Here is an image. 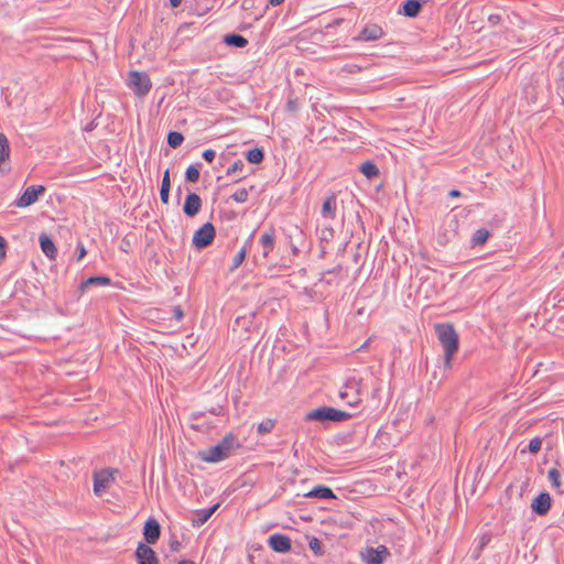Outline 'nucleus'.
<instances>
[{"instance_id": "nucleus-1", "label": "nucleus", "mask_w": 564, "mask_h": 564, "mask_svg": "<svg viewBox=\"0 0 564 564\" xmlns=\"http://www.w3.org/2000/svg\"><path fill=\"white\" fill-rule=\"evenodd\" d=\"M239 447L238 437L232 433H228L215 446L199 451L197 457L205 463H218L228 458Z\"/></svg>"}, {"instance_id": "nucleus-2", "label": "nucleus", "mask_w": 564, "mask_h": 564, "mask_svg": "<svg viewBox=\"0 0 564 564\" xmlns=\"http://www.w3.org/2000/svg\"><path fill=\"white\" fill-rule=\"evenodd\" d=\"M435 332L441 345L444 348V366L445 368L452 367V359L459 348V337L454 326L448 323L437 324Z\"/></svg>"}, {"instance_id": "nucleus-3", "label": "nucleus", "mask_w": 564, "mask_h": 564, "mask_svg": "<svg viewBox=\"0 0 564 564\" xmlns=\"http://www.w3.org/2000/svg\"><path fill=\"white\" fill-rule=\"evenodd\" d=\"M355 413L335 409L333 406H318L306 413L305 422H319L324 425L328 423H339L350 420Z\"/></svg>"}, {"instance_id": "nucleus-4", "label": "nucleus", "mask_w": 564, "mask_h": 564, "mask_svg": "<svg viewBox=\"0 0 564 564\" xmlns=\"http://www.w3.org/2000/svg\"><path fill=\"white\" fill-rule=\"evenodd\" d=\"M360 380L349 379L339 391V398L349 406L356 408L361 403Z\"/></svg>"}, {"instance_id": "nucleus-5", "label": "nucleus", "mask_w": 564, "mask_h": 564, "mask_svg": "<svg viewBox=\"0 0 564 564\" xmlns=\"http://www.w3.org/2000/svg\"><path fill=\"white\" fill-rule=\"evenodd\" d=\"M216 237V229L212 223H206L193 235L192 243L197 250L209 247Z\"/></svg>"}, {"instance_id": "nucleus-6", "label": "nucleus", "mask_w": 564, "mask_h": 564, "mask_svg": "<svg viewBox=\"0 0 564 564\" xmlns=\"http://www.w3.org/2000/svg\"><path fill=\"white\" fill-rule=\"evenodd\" d=\"M129 86L137 96L143 97L150 91L152 83L145 72L132 70L129 73Z\"/></svg>"}, {"instance_id": "nucleus-7", "label": "nucleus", "mask_w": 564, "mask_h": 564, "mask_svg": "<svg viewBox=\"0 0 564 564\" xmlns=\"http://www.w3.org/2000/svg\"><path fill=\"white\" fill-rule=\"evenodd\" d=\"M390 556L391 553L386 545L367 546L360 552V557L365 564H383Z\"/></svg>"}, {"instance_id": "nucleus-8", "label": "nucleus", "mask_w": 564, "mask_h": 564, "mask_svg": "<svg viewBox=\"0 0 564 564\" xmlns=\"http://www.w3.org/2000/svg\"><path fill=\"white\" fill-rule=\"evenodd\" d=\"M113 473H117V470L102 469L94 473V492L96 496L101 497L107 491L115 480Z\"/></svg>"}, {"instance_id": "nucleus-9", "label": "nucleus", "mask_w": 564, "mask_h": 564, "mask_svg": "<svg viewBox=\"0 0 564 564\" xmlns=\"http://www.w3.org/2000/svg\"><path fill=\"white\" fill-rule=\"evenodd\" d=\"M45 192L43 185H31L24 189L22 195L15 199L14 205L17 207H28L34 204L39 196Z\"/></svg>"}, {"instance_id": "nucleus-10", "label": "nucleus", "mask_w": 564, "mask_h": 564, "mask_svg": "<svg viewBox=\"0 0 564 564\" xmlns=\"http://www.w3.org/2000/svg\"><path fill=\"white\" fill-rule=\"evenodd\" d=\"M134 556L138 564H160L153 549L142 542L138 544Z\"/></svg>"}, {"instance_id": "nucleus-11", "label": "nucleus", "mask_w": 564, "mask_h": 564, "mask_svg": "<svg viewBox=\"0 0 564 564\" xmlns=\"http://www.w3.org/2000/svg\"><path fill=\"white\" fill-rule=\"evenodd\" d=\"M143 538L148 544H155L161 536V525L154 518H149L143 525Z\"/></svg>"}, {"instance_id": "nucleus-12", "label": "nucleus", "mask_w": 564, "mask_h": 564, "mask_svg": "<svg viewBox=\"0 0 564 564\" xmlns=\"http://www.w3.org/2000/svg\"><path fill=\"white\" fill-rule=\"evenodd\" d=\"M268 545L278 553H288L292 549L291 539L282 533H274L269 536Z\"/></svg>"}, {"instance_id": "nucleus-13", "label": "nucleus", "mask_w": 564, "mask_h": 564, "mask_svg": "<svg viewBox=\"0 0 564 564\" xmlns=\"http://www.w3.org/2000/svg\"><path fill=\"white\" fill-rule=\"evenodd\" d=\"M384 35L383 29L378 24H367L358 35L354 36V41L370 42L377 41Z\"/></svg>"}, {"instance_id": "nucleus-14", "label": "nucleus", "mask_w": 564, "mask_h": 564, "mask_svg": "<svg viewBox=\"0 0 564 564\" xmlns=\"http://www.w3.org/2000/svg\"><path fill=\"white\" fill-rule=\"evenodd\" d=\"M551 507L552 500L549 492L539 494L531 502V509L538 516H545Z\"/></svg>"}, {"instance_id": "nucleus-15", "label": "nucleus", "mask_w": 564, "mask_h": 564, "mask_svg": "<svg viewBox=\"0 0 564 564\" xmlns=\"http://www.w3.org/2000/svg\"><path fill=\"white\" fill-rule=\"evenodd\" d=\"M202 208V199L200 197L193 192H189L186 197L183 205V213L187 217H194L196 216Z\"/></svg>"}, {"instance_id": "nucleus-16", "label": "nucleus", "mask_w": 564, "mask_h": 564, "mask_svg": "<svg viewBox=\"0 0 564 564\" xmlns=\"http://www.w3.org/2000/svg\"><path fill=\"white\" fill-rule=\"evenodd\" d=\"M422 0H405L399 8V13L408 18H416L423 9Z\"/></svg>"}, {"instance_id": "nucleus-17", "label": "nucleus", "mask_w": 564, "mask_h": 564, "mask_svg": "<svg viewBox=\"0 0 564 564\" xmlns=\"http://www.w3.org/2000/svg\"><path fill=\"white\" fill-rule=\"evenodd\" d=\"M259 242L262 247V257L265 259L268 258L269 253L274 249L275 246V232L274 229L271 227L269 230L264 231Z\"/></svg>"}, {"instance_id": "nucleus-18", "label": "nucleus", "mask_w": 564, "mask_h": 564, "mask_svg": "<svg viewBox=\"0 0 564 564\" xmlns=\"http://www.w3.org/2000/svg\"><path fill=\"white\" fill-rule=\"evenodd\" d=\"M111 284V279L107 275H93L83 281L79 286L78 291L80 294H83L88 288L90 286H107Z\"/></svg>"}, {"instance_id": "nucleus-19", "label": "nucleus", "mask_w": 564, "mask_h": 564, "mask_svg": "<svg viewBox=\"0 0 564 564\" xmlns=\"http://www.w3.org/2000/svg\"><path fill=\"white\" fill-rule=\"evenodd\" d=\"M10 156V144L7 135L0 132V173L6 174L10 172V167H7L4 163Z\"/></svg>"}, {"instance_id": "nucleus-20", "label": "nucleus", "mask_w": 564, "mask_h": 564, "mask_svg": "<svg viewBox=\"0 0 564 564\" xmlns=\"http://www.w3.org/2000/svg\"><path fill=\"white\" fill-rule=\"evenodd\" d=\"M304 497L321 500L336 499V495L334 494V491L325 485L315 486L311 491L305 494Z\"/></svg>"}, {"instance_id": "nucleus-21", "label": "nucleus", "mask_w": 564, "mask_h": 564, "mask_svg": "<svg viewBox=\"0 0 564 564\" xmlns=\"http://www.w3.org/2000/svg\"><path fill=\"white\" fill-rule=\"evenodd\" d=\"M39 241H40V247H41V250L43 251V253L50 260H55V258L57 256V249L55 247L54 241L46 234H42L39 237Z\"/></svg>"}, {"instance_id": "nucleus-22", "label": "nucleus", "mask_w": 564, "mask_h": 564, "mask_svg": "<svg viewBox=\"0 0 564 564\" xmlns=\"http://www.w3.org/2000/svg\"><path fill=\"white\" fill-rule=\"evenodd\" d=\"M219 508V503H216L212 506L210 508L198 510L195 513V517L192 520L193 527H202L205 524L210 517L216 512V510Z\"/></svg>"}, {"instance_id": "nucleus-23", "label": "nucleus", "mask_w": 564, "mask_h": 564, "mask_svg": "<svg viewBox=\"0 0 564 564\" xmlns=\"http://www.w3.org/2000/svg\"><path fill=\"white\" fill-rule=\"evenodd\" d=\"M538 88H539L538 83L535 80H533V78H529L528 82L523 85L522 94H523L524 99L529 104H534L538 101V95H539Z\"/></svg>"}, {"instance_id": "nucleus-24", "label": "nucleus", "mask_w": 564, "mask_h": 564, "mask_svg": "<svg viewBox=\"0 0 564 564\" xmlns=\"http://www.w3.org/2000/svg\"><path fill=\"white\" fill-rule=\"evenodd\" d=\"M254 234L256 231H253L249 238L246 240L243 247L239 250V252L232 259V264L230 267V270L234 271L236 269H238L245 261L246 259V256H247V252L249 250V248L251 247V243H252V240H253V237H254Z\"/></svg>"}, {"instance_id": "nucleus-25", "label": "nucleus", "mask_w": 564, "mask_h": 564, "mask_svg": "<svg viewBox=\"0 0 564 564\" xmlns=\"http://www.w3.org/2000/svg\"><path fill=\"white\" fill-rule=\"evenodd\" d=\"M322 216L324 218H330L334 219L336 216V196L335 194H330L324 199L323 206H322Z\"/></svg>"}, {"instance_id": "nucleus-26", "label": "nucleus", "mask_w": 564, "mask_h": 564, "mask_svg": "<svg viewBox=\"0 0 564 564\" xmlns=\"http://www.w3.org/2000/svg\"><path fill=\"white\" fill-rule=\"evenodd\" d=\"M224 43L227 46L243 48L248 45V40L238 33H228L224 36Z\"/></svg>"}, {"instance_id": "nucleus-27", "label": "nucleus", "mask_w": 564, "mask_h": 564, "mask_svg": "<svg viewBox=\"0 0 564 564\" xmlns=\"http://www.w3.org/2000/svg\"><path fill=\"white\" fill-rule=\"evenodd\" d=\"M549 481L557 492H564V481L562 480V474L557 468H551L547 474Z\"/></svg>"}, {"instance_id": "nucleus-28", "label": "nucleus", "mask_w": 564, "mask_h": 564, "mask_svg": "<svg viewBox=\"0 0 564 564\" xmlns=\"http://www.w3.org/2000/svg\"><path fill=\"white\" fill-rule=\"evenodd\" d=\"M170 188H171L170 171L166 170L163 174V178L161 182V188H160V198L163 204L169 203Z\"/></svg>"}, {"instance_id": "nucleus-29", "label": "nucleus", "mask_w": 564, "mask_h": 564, "mask_svg": "<svg viewBox=\"0 0 564 564\" xmlns=\"http://www.w3.org/2000/svg\"><path fill=\"white\" fill-rule=\"evenodd\" d=\"M359 171L368 178L372 180L379 176L380 171L372 161H366L359 166Z\"/></svg>"}, {"instance_id": "nucleus-30", "label": "nucleus", "mask_w": 564, "mask_h": 564, "mask_svg": "<svg viewBox=\"0 0 564 564\" xmlns=\"http://www.w3.org/2000/svg\"><path fill=\"white\" fill-rule=\"evenodd\" d=\"M202 166L203 164L200 162L189 165L185 171V181L196 183L199 180Z\"/></svg>"}, {"instance_id": "nucleus-31", "label": "nucleus", "mask_w": 564, "mask_h": 564, "mask_svg": "<svg viewBox=\"0 0 564 564\" xmlns=\"http://www.w3.org/2000/svg\"><path fill=\"white\" fill-rule=\"evenodd\" d=\"M256 317V313H251L245 316H237L235 319V326L242 328L246 332H250L253 326V319Z\"/></svg>"}, {"instance_id": "nucleus-32", "label": "nucleus", "mask_w": 564, "mask_h": 564, "mask_svg": "<svg viewBox=\"0 0 564 564\" xmlns=\"http://www.w3.org/2000/svg\"><path fill=\"white\" fill-rule=\"evenodd\" d=\"M246 159L251 164H260L264 160V151L262 148H253L246 153Z\"/></svg>"}, {"instance_id": "nucleus-33", "label": "nucleus", "mask_w": 564, "mask_h": 564, "mask_svg": "<svg viewBox=\"0 0 564 564\" xmlns=\"http://www.w3.org/2000/svg\"><path fill=\"white\" fill-rule=\"evenodd\" d=\"M490 232L486 228L477 229L471 238L473 246H482L489 238Z\"/></svg>"}, {"instance_id": "nucleus-34", "label": "nucleus", "mask_w": 564, "mask_h": 564, "mask_svg": "<svg viewBox=\"0 0 564 564\" xmlns=\"http://www.w3.org/2000/svg\"><path fill=\"white\" fill-rule=\"evenodd\" d=\"M184 141V135L177 131H170L167 134V144L172 149H177Z\"/></svg>"}, {"instance_id": "nucleus-35", "label": "nucleus", "mask_w": 564, "mask_h": 564, "mask_svg": "<svg viewBox=\"0 0 564 564\" xmlns=\"http://www.w3.org/2000/svg\"><path fill=\"white\" fill-rule=\"evenodd\" d=\"M275 426V421L272 419H265L258 424L257 432L261 435L270 433Z\"/></svg>"}, {"instance_id": "nucleus-36", "label": "nucleus", "mask_w": 564, "mask_h": 564, "mask_svg": "<svg viewBox=\"0 0 564 564\" xmlns=\"http://www.w3.org/2000/svg\"><path fill=\"white\" fill-rule=\"evenodd\" d=\"M308 547L315 555H322L324 553L323 542L318 538L313 536L308 541Z\"/></svg>"}, {"instance_id": "nucleus-37", "label": "nucleus", "mask_w": 564, "mask_h": 564, "mask_svg": "<svg viewBox=\"0 0 564 564\" xmlns=\"http://www.w3.org/2000/svg\"><path fill=\"white\" fill-rule=\"evenodd\" d=\"M248 189L246 188H239L238 191H236L232 195H231V198L237 202V203H245L247 202L248 199Z\"/></svg>"}, {"instance_id": "nucleus-38", "label": "nucleus", "mask_w": 564, "mask_h": 564, "mask_svg": "<svg viewBox=\"0 0 564 564\" xmlns=\"http://www.w3.org/2000/svg\"><path fill=\"white\" fill-rule=\"evenodd\" d=\"M542 446V438L541 437H534L529 442L528 451L531 454H538Z\"/></svg>"}, {"instance_id": "nucleus-39", "label": "nucleus", "mask_w": 564, "mask_h": 564, "mask_svg": "<svg viewBox=\"0 0 564 564\" xmlns=\"http://www.w3.org/2000/svg\"><path fill=\"white\" fill-rule=\"evenodd\" d=\"M245 169V163L241 160H237L231 166H229L226 171L227 176H231L238 172H242Z\"/></svg>"}, {"instance_id": "nucleus-40", "label": "nucleus", "mask_w": 564, "mask_h": 564, "mask_svg": "<svg viewBox=\"0 0 564 564\" xmlns=\"http://www.w3.org/2000/svg\"><path fill=\"white\" fill-rule=\"evenodd\" d=\"M87 254L86 248L82 241L76 246V260L80 261Z\"/></svg>"}, {"instance_id": "nucleus-41", "label": "nucleus", "mask_w": 564, "mask_h": 564, "mask_svg": "<svg viewBox=\"0 0 564 564\" xmlns=\"http://www.w3.org/2000/svg\"><path fill=\"white\" fill-rule=\"evenodd\" d=\"M334 229L332 227H325L324 229H322V236H321V239L322 240H325V241H328L330 240L333 237H334Z\"/></svg>"}, {"instance_id": "nucleus-42", "label": "nucleus", "mask_w": 564, "mask_h": 564, "mask_svg": "<svg viewBox=\"0 0 564 564\" xmlns=\"http://www.w3.org/2000/svg\"><path fill=\"white\" fill-rule=\"evenodd\" d=\"M202 158L206 161V162H213L214 159L216 158V152L213 150V149H207L205 151H203L202 153Z\"/></svg>"}, {"instance_id": "nucleus-43", "label": "nucleus", "mask_w": 564, "mask_h": 564, "mask_svg": "<svg viewBox=\"0 0 564 564\" xmlns=\"http://www.w3.org/2000/svg\"><path fill=\"white\" fill-rule=\"evenodd\" d=\"M6 249H7V242L6 239L0 235V263L6 258Z\"/></svg>"}, {"instance_id": "nucleus-44", "label": "nucleus", "mask_w": 564, "mask_h": 564, "mask_svg": "<svg viewBox=\"0 0 564 564\" xmlns=\"http://www.w3.org/2000/svg\"><path fill=\"white\" fill-rule=\"evenodd\" d=\"M184 317V313L181 306L173 307V318L180 322Z\"/></svg>"}, {"instance_id": "nucleus-45", "label": "nucleus", "mask_w": 564, "mask_h": 564, "mask_svg": "<svg viewBox=\"0 0 564 564\" xmlns=\"http://www.w3.org/2000/svg\"><path fill=\"white\" fill-rule=\"evenodd\" d=\"M502 18L500 14L498 13H492L488 17V22L491 24V25H497L501 22Z\"/></svg>"}, {"instance_id": "nucleus-46", "label": "nucleus", "mask_w": 564, "mask_h": 564, "mask_svg": "<svg viewBox=\"0 0 564 564\" xmlns=\"http://www.w3.org/2000/svg\"><path fill=\"white\" fill-rule=\"evenodd\" d=\"M343 270V267L340 264L334 267L333 269H329L327 270L325 273L326 274H332V275H338Z\"/></svg>"}, {"instance_id": "nucleus-47", "label": "nucleus", "mask_w": 564, "mask_h": 564, "mask_svg": "<svg viewBox=\"0 0 564 564\" xmlns=\"http://www.w3.org/2000/svg\"><path fill=\"white\" fill-rule=\"evenodd\" d=\"M181 547V543L177 540H173L170 542V549L172 552H178Z\"/></svg>"}, {"instance_id": "nucleus-48", "label": "nucleus", "mask_w": 564, "mask_h": 564, "mask_svg": "<svg viewBox=\"0 0 564 564\" xmlns=\"http://www.w3.org/2000/svg\"><path fill=\"white\" fill-rule=\"evenodd\" d=\"M448 196H449V197H453V198H458V197H460V196H462V192H460V191H458V189H451V191L448 192Z\"/></svg>"}, {"instance_id": "nucleus-49", "label": "nucleus", "mask_w": 564, "mask_h": 564, "mask_svg": "<svg viewBox=\"0 0 564 564\" xmlns=\"http://www.w3.org/2000/svg\"><path fill=\"white\" fill-rule=\"evenodd\" d=\"M170 1V6L175 9V8H178L182 3V0H169Z\"/></svg>"}, {"instance_id": "nucleus-50", "label": "nucleus", "mask_w": 564, "mask_h": 564, "mask_svg": "<svg viewBox=\"0 0 564 564\" xmlns=\"http://www.w3.org/2000/svg\"><path fill=\"white\" fill-rule=\"evenodd\" d=\"M284 1L285 0H269V4L272 7H276V6L282 4Z\"/></svg>"}, {"instance_id": "nucleus-51", "label": "nucleus", "mask_w": 564, "mask_h": 564, "mask_svg": "<svg viewBox=\"0 0 564 564\" xmlns=\"http://www.w3.org/2000/svg\"><path fill=\"white\" fill-rule=\"evenodd\" d=\"M288 108H289L290 110H293V111H294V110H296V104H295V101L290 100V101L288 102Z\"/></svg>"}, {"instance_id": "nucleus-52", "label": "nucleus", "mask_w": 564, "mask_h": 564, "mask_svg": "<svg viewBox=\"0 0 564 564\" xmlns=\"http://www.w3.org/2000/svg\"><path fill=\"white\" fill-rule=\"evenodd\" d=\"M123 243H124V247L121 246V250L124 251V252H128V248L130 247V243L127 240H123Z\"/></svg>"}, {"instance_id": "nucleus-53", "label": "nucleus", "mask_w": 564, "mask_h": 564, "mask_svg": "<svg viewBox=\"0 0 564 564\" xmlns=\"http://www.w3.org/2000/svg\"><path fill=\"white\" fill-rule=\"evenodd\" d=\"M178 564H196L194 561L191 560H182L178 562Z\"/></svg>"}, {"instance_id": "nucleus-54", "label": "nucleus", "mask_w": 564, "mask_h": 564, "mask_svg": "<svg viewBox=\"0 0 564 564\" xmlns=\"http://www.w3.org/2000/svg\"><path fill=\"white\" fill-rule=\"evenodd\" d=\"M368 341H369V340L365 341V343L361 345V347L359 348V350H361V349L366 348V347L368 346Z\"/></svg>"}, {"instance_id": "nucleus-55", "label": "nucleus", "mask_w": 564, "mask_h": 564, "mask_svg": "<svg viewBox=\"0 0 564 564\" xmlns=\"http://www.w3.org/2000/svg\"><path fill=\"white\" fill-rule=\"evenodd\" d=\"M245 177H246V175L238 177V178L235 181V183H237V182L241 181V180H242V178H245Z\"/></svg>"}, {"instance_id": "nucleus-56", "label": "nucleus", "mask_w": 564, "mask_h": 564, "mask_svg": "<svg viewBox=\"0 0 564 564\" xmlns=\"http://www.w3.org/2000/svg\"><path fill=\"white\" fill-rule=\"evenodd\" d=\"M325 282H326L327 284H332V283H333V280H328V279H326V280H325Z\"/></svg>"}]
</instances>
